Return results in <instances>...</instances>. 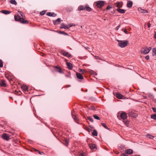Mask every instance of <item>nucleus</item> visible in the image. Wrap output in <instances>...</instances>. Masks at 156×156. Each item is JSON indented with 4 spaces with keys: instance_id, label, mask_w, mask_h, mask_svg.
Here are the masks:
<instances>
[{
    "instance_id": "1",
    "label": "nucleus",
    "mask_w": 156,
    "mask_h": 156,
    "mask_svg": "<svg viewBox=\"0 0 156 156\" xmlns=\"http://www.w3.org/2000/svg\"><path fill=\"white\" fill-rule=\"evenodd\" d=\"M20 12V14L21 17H20L19 15H15L14 16V18L15 20L16 21L20 22L21 23L23 24H27L28 23V22L27 20H25L23 18V15Z\"/></svg>"
},
{
    "instance_id": "2",
    "label": "nucleus",
    "mask_w": 156,
    "mask_h": 156,
    "mask_svg": "<svg viewBox=\"0 0 156 156\" xmlns=\"http://www.w3.org/2000/svg\"><path fill=\"white\" fill-rule=\"evenodd\" d=\"M117 41L119 42L118 45L121 48H124L126 46L128 43V41H119L117 40Z\"/></svg>"
},
{
    "instance_id": "3",
    "label": "nucleus",
    "mask_w": 156,
    "mask_h": 156,
    "mask_svg": "<svg viewBox=\"0 0 156 156\" xmlns=\"http://www.w3.org/2000/svg\"><path fill=\"white\" fill-rule=\"evenodd\" d=\"M151 49V47L147 48V47H145L144 48H142L141 49V51L142 53L144 54H147L148 53Z\"/></svg>"
},
{
    "instance_id": "4",
    "label": "nucleus",
    "mask_w": 156,
    "mask_h": 156,
    "mask_svg": "<svg viewBox=\"0 0 156 156\" xmlns=\"http://www.w3.org/2000/svg\"><path fill=\"white\" fill-rule=\"evenodd\" d=\"M94 5L98 8H100L104 5V2L103 1H100L94 3Z\"/></svg>"
},
{
    "instance_id": "5",
    "label": "nucleus",
    "mask_w": 156,
    "mask_h": 156,
    "mask_svg": "<svg viewBox=\"0 0 156 156\" xmlns=\"http://www.w3.org/2000/svg\"><path fill=\"white\" fill-rule=\"evenodd\" d=\"M54 69L56 72L60 73H63V71L62 69H61V68L60 67L57 66H55L54 67Z\"/></svg>"
},
{
    "instance_id": "6",
    "label": "nucleus",
    "mask_w": 156,
    "mask_h": 156,
    "mask_svg": "<svg viewBox=\"0 0 156 156\" xmlns=\"http://www.w3.org/2000/svg\"><path fill=\"white\" fill-rule=\"evenodd\" d=\"M2 137L3 139L7 141L9 140V135L5 133H4L2 134Z\"/></svg>"
},
{
    "instance_id": "7",
    "label": "nucleus",
    "mask_w": 156,
    "mask_h": 156,
    "mask_svg": "<svg viewBox=\"0 0 156 156\" xmlns=\"http://www.w3.org/2000/svg\"><path fill=\"white\" fill-rule=\"evenodd\" d=\"M61 53L65 56H66L68 57H70L71 55L69 53L66 52V51L64 50H62L61 51Z\"/></svg>"
},
{
    "instance_id": "8",
    "label": "nucleus",
    "mask_w": 156,
    "mask_h": 156,
    "mask_svg": "<svg viewBox=\"0 0 156 156\" xmlns=\"http://www.w3.org/2000/svg\"><path fill=\"white\" fill-rule=\"evenodd\" d=\"M120 117L122 119L124 120L126 119L127 117L126 114L125 112L122 113L120 114Z\"/></svg>"
},
{
    "instance_id": "9",
    "label": "nucleus",
    "mask_w": 156,
    "mask_h": 156,
    "mask_svg": "<svg viewBox=\"0 0 156 156\" xmlns=\"http://www.w3.org/2000/svg\"><path fill=\"white\" fill-rule=\"evenodd\" d=\"M89 146L91 149L93 150L94 151H95L97 149L96 146L94 144H89Z\"/></svg>"
},
{
    "instance_id": "10",
    "label": "nucleus",
    "mask_w": 156,
    "mask_h": 156,
    "mask_svg": "<svg viewBox=\"0 0 156 156\" xmlns=\"http://www.w3.org/2000/svg\"><path fill=\"white\" fill-rule=\"evenodd\" d=\"M0 85L2 87H6L7 86L6 81L4 80H1Z\"/></svg>"
},
{
    "instance_id": "11",
    "label": "nucleus",
    "mask_w": 156,
    "mask_h": 156,
    "mask_svg": "<svg viewBox=\"0 0 156 156\" xmlns=\"http://www.w3.org/2000/svg\"><path fill=\"white\" fill-rule=\"evenodd\" d=\"M61 28H64L65 29H68L70 28L69 25H66L64 23H62L61 24V26L60 27Z\"/></svg>"
},
{
    "instance_id": "12",
    "label": "nucleus",
    "mask_w": 156,
    "mask_h": 156,
    "mask_svg": "<svg viewBox=\"0 0 156 156\" xmlns=\"http://www.w3.org/2000/svg\"><path fill=\"white\" fill-rule=\"evenodd\" d=\"M122 2H118L115 4V5L118 8L122 7Z\"/></svg>"
},
{
    "instance_id": "13",
    "label": "nucleus",
    "mask_w": 156,
    "mask_h": 156,
    "mask_svg": "<svg viewBox=\"0 0 156 156\" xmlns=\"http://www.w3.org/2000/svg\"><path fill=\"white\" fill-rule=\"evenodd\" d=\"M46 14L48 16L53 17H55L57 15L55 13L51 12H48Z\"/></svg>"
},
{
    "instance_id": "14",
    "label": "nucleus",
    "mask_w": 156,
    "mask_h": 156,
    "mask_svg": "<svg viewBox=\"0 0 156 156\" xmlns=\"http://www.w3.org/2000/svg\"><path fill=\"white\" fill-rule=\"evenodd\" d=\"M72 116L73 118V119L76 122V123L79 124V123L78 122V119L77 118L76 116L75 115H74V114H73V113H72Z\"/></svg>"
},
{
    "instance_id": "15",
    "label": "nucleus",
    "mask_w": 156,
    "mask_h": 156,
    "mask_svg": "<svg viewBox=\"0 0 156 156\" xmlns=\"http://www.w3.org/2000/svg\"><path fill=\"white\" fill-rule=\"evenodd\" d=\"M133 153V151L131 149H128L125 150V153L128 154H131Z\"/></svg>"
},
{
    "instance_id": "16",
    "label": "nucleus",
    "mask_w": 156,
    "mask_h": 156,
    "mask_svg": "<svg viewBox=\"0 0 156 156\" xmlns=\"http://www.w3.org/2000/svg\"><path fill=\"white\" fill-rule=\"evenodd\" d=\"M133 5V2L130 1H128V2L127 4V6L128 8H131L132 7Z\"/></svg>"
},
{
    "instance_id": "17",
    "label": "nucleus",
    "mask_w": 156,
    "mask_h": 156,
    "mask_svg": "<svg viewBox=\"0 0 156 156\" xmlns=\"http://www.w3.org/2000/svg\"><path fill=\"white\" fill-rule=\"evenodd\" d=\"M76 76L77 77L80 79L82 80L83 79V76L82 75V74H80L79 73H77L76 74Z\"/></svg>"
},
{
    "instance_id": "18",
    "label": "nucleus",
    "mask_w": 156,
    "mask_h": 156,
    "mask_svg": "<svg viewBox=\"0 0 156 156\" xmlns=\"http://www.w3.org/2000/svg\"><path fill=\"white\" fill-rule=\"evenodd\" d=\"M116 96L117 98L120 99H122L123 98V96L119 93L116 94Z\"/></svg>"
},
{
    "instance_id": "19",
    "label": "nucleus",
    "mask_w": 156,
    "mask_h": 156,
    "mask_svg": "<svg viewBox=\"0 0 156 156\" xmlns=\"http://www.w3.org/2000/svg\"><path fill=\"white\" fill-rule=\"evenodd\" d=\"M61 21L60 18H58L55 21H53V23L54 24H58L60 23Z\"/></svg>"
},
{
    "instance_id": "20",
    "label": "nucleus",
    "mask_w": 156,
    "mask_h": 156,
    "mask_svg": "<svg viewBox=\"0 0 156 156\" xmlns=\"http://www.w3.org/2000/svg\"><path fill=\"white\" fill-rule=\"evenodd\" d=\"M117 11H118L119 12L121 13H124L125 12V10L123 9H121L119 8H118L117 9Z\"/></svg>"
},
{
    "instance_id": "21",
    "label": "nucleus",
    "mask_w": 156,
    "mask_h": 156,
    "mask_svg": "<svg viewBox=\"0 0 156 156\" xmlns=\"http://www.w3.org/2000/svg\"><path fill=\"white\" fill-rule=\"evenodd\" d=\"M22 88L23 89V90H24L25 91H28V87L26 85H23L22 86Z\"/></svg>"
},
{
    "instance_id": "22",
    "label": "nucleus",
    "mask_w": 156,
    "mask_h": 156,
    "mask_svg": "<svg viewBox=\"0 0 156 156\" xmlns=\"http://www.w3.org/2000/svg\"><path fill=\"white\" fill-rule=\"evenodd\" d=\"M85 9L88 11L90 12L91 10V9L88 5H86L85 6Z\"/></svg>"
},
{
    "instance_id": "23",
    "label": "nucleus",
    "mask_w": 156,
    "mask_h": 156,
    "mask_svg": "<svg viewBox=\"0 0 156 156\" xmlns=\"http://www.w3.org/2000/svg\"><path fill=\"white\" fill-rule=\"evenodd\" d=\"M2 12L5 14H8L10 13V11L6 10H2L1 11Z\"/></svg>"
},
{
    "instance_id": "24",
    "label": "nucleus",
    "mask_w": 156,
    "mask_h": 156,
    "mask_svg": "<svg viewBox=\"0 0 156 156\" xmlns=\"http://www.w3.org/2000/svg\"><path fill=\"white\" fill-rule=\"evenodd\" d=\"M153 54L152 55L155 56L156 55V48H154L152 49Z\"/></svg>"
},
{
    "instance_id": "25",
    "label": "nucleus",
    "mask_w": 156,
    "mask_h": 156,
    "mask_svg": "<svg viewBox=\"0 0 156 156\" xmlns=\"http://www.w3.org/2000/svg\"><path fill=\"white\" fill-rule=\"evenodd\" d=\"M67 66H68L69 69H71L72 68V64L69 62L67 63Z\"/></svg>"
},
{
    "instance_id": "26",
    "label": "nucleus",
    "mask_w": 156,
    "mask_h": 156,
    "mask_svg": "<svg viewBox=\"0 0 156 156\" xmlns=\"http://www.w3.org/2000/svg\"><path fill=\"white\" fill-rule=\"evenodd\" d=\"M78 9L79 10H83L85 9V6L84 7L83 6H80L78 8Z\"/></svg>"
},
{
    "instance_id": "27",
    "label": "nucleus",
    "mask_w": 156,
    "mask_h": 156,
    "mask_svg": "<svg viewBox=\"0 0 156 156\" xmlns=\"http://www.w3.org/2000/svg\"><path fill=\"white\" fill-rule=\"evenodd\" d=\"M139 10L140 12L142 13H147V12L146 10H145L142 9H139Z\"/></svg>"
},
{
    "instance_id": "28",
    "label": "nucleus",
    "mask_w": 156,
    "mask_h": 156,
    "mask_svg": "<svg viewBox=\"0 0 156 156\" xmlns=\"http://www.w3.org/2000/svg\"><path fill=\"white\" fill-rule=\"evenodd\" d=\"M93 135L95 136H97L98 135V133L95 130H94L93 132L92 133Z\"/></svg>"
},
{
    "instance_id": "29",
    "label": "nucleus",
    "mask_w": 156,
    "mask_h": 156,
    "mask_svg": "<svg viewBox=\"0 0 156 156\" xmlns=\"http://www.w3.org/2000/svg\"><path fill=\"white\" fill-rule=\"evenodd\" d=\"M10 3L16 5L17 3L15 0H10Z\"/></svg>"
},
{
    "instance_id": "30",
    "label": "nucleus",
    "mask_w": 156,
    "mask_h": 156,
    "mask_svg": "<svg viewBox=\"0 0 156 156\" xmlns=\"http://www.w3.org/2000/svg\"><path fill=\"white\" fill-rule=\"evenodd\" d=\"M58 33L60 34H63L65 35H68V34L62 31H59Z\"/></svg>"
},
{
    "instance_id": "31",
    "label": "nucleus",
    "mask_w": 156,
    "mask_h": 156,
    "mask_svg": "<svg viewBox=\"0 0 156 156\" xmlns=\"http://www.w3.org/2000/svg\"><path fill=\"white\" fill-rule=\"evenodd\" d=\"M151 118L154 119H156V114L152 115L151 116Z\"/></svg>"
},
{
    "instance_id": "32",
    "label": "nucleus",
    "mask_w": 156,
    "mask_h": 156,
    "mask_svg": "<svg viewBox=\"0 0 156 156\" xmlns=\"http://www.w3.org/2000/svg\"><path fill=\"white\" fill-rule=\"evenodd\" d=\"M93 117L96 119L98 120H100V118L96 115H94Z\"/></svg>"
},
{
    "instance_id": "33",
    "label": "nucleus",
    "mask_w": 156,
    "mask_h": 156,
    "mask_svg": "<svg viewBox=\"0 0 156 156\" xmlns=\"http://www.w3.org/2000/svg\"><path fill=\"white\" fill-rule=\"evenodd\" d=\"M101 125L102 126H103L106 129H108V127L104 123H101Z\"/></svg>"
},
{
    "instance_id": "34",
    "label": "nucleus",
    "mask_w": 156,
    "mask_h": 156,
    "mask_svg": "<svg viewBox=\"0 0 156 156\" xmlns=\"http://www.w3.org/2000/svg\"><path fill=\"white\" fill-rule=\"evenodd\" d=\"M122 30L126 34H128V31H127L126 29L123 28L122 29Z\"/></svg>"
},
{
    "instance_id": "35",
    "label": "nucleus",
    "mask_w": 156,
    "mask_h": 156,
    "mask_svg": "<svg viewBox=\"0 0 156 156\" xmlns=\"http://www.w3.org/2000/svg\"><path fill=\"white\" fill-rule=\"evenodd\" d=\"M87 119L91 122H94L93 120L92 119V118H90V117H87Z\"/></svg>"
},
{
    "instance_id": "36",
    "label": "nucleus",
    "mask_w": 156,
    "mask_h": 156,
    "mask_svg": "<svg viewBox=\"0 0 156 156\" xmlns=\"http://www.w3.org/2000/svg\"><path fill=\"white\" fill-rule=\"evenodd\" d=\"M90 109L93 110H95V108L93 106H91L89 107Z\"/></svg>"
},
{
    "instance_id": "37",
    "label": "nucleus",
    "mask_w": 156,
    "mask_h": 156,
    "mask_svg": "<svg viewBox=\"0 0 156 156\" xmlns=\"http://www.w3.org/2000/svg\"><path fill=\"white\" fill-rule=\"evenodd\" d=\"M64 144L66 145V146H67V145L68 144V140H65L64 141Z\"/></svg>"
},
{
    "instance_id": "38",
    "label": "nucleus",
    "mask_w": 156,
    "mask_h": 156,
    "mask_svg": "<svg viewBox=\"0 0 156 156\" xmlns=\"http://www.w3.org/2000/svg\"><path fill=\"white\" fill-rule=\"evenodd\" d=\"M45 13V11H42L40 12V14L41 15H44Z\"/></svg>"
},
{
    "instance_id": "39",
    "label": "nucleus",
    "mask_w": 156,
    "mask_h": 156,
    "mask_svg": "<svg viewBox=\"0 0 156 156\" xmlns=\"http://www.w3.org/2000/svg\"><path fill=\"white\" fill-rule=\"evenodd\" d=\"M3 63L2 61L0 60V67H2L3 66Z\"/></svg>"
},
{
    "instance_id": "40",
    "label": "nucleus",
    "mask_w": 156,
    "mask_h": 156,
    "mask_svg": "<svg viewBox=\"0 0 156 156\" xmlns=\"http://www.w3.org/2000/svg\"><path fill=\"white\" fill-rule=\"evenodd\" d=\"M34 150H35V151H36L37 152H38V153L39 154H42L43 153V152H40V151H38L37 150H36V149H34Z\"/></svg>"
},
{
    "instance_id": "41",
    "label": "nucleus",
    "mask_w": 156,
    "mask_h": 156,
    "mask_svg": "<svg viewBox=\"0 0 156 156\" xmlns=\"http://www.w3.org/2000/svg\"><path fill=\"white\" fill-rule=\"evenodd\" d=\"M86 130L89 132H90V131H91V129L89 128H87Z\"/></svg>"
},
{
    "instance_id": "42",
    "label": "nucleus",
    "mask_w": 156,
    "mask_h": 156,
    "mask_svg": "<svg viewBox=\"0 0 156 156\" xmlns=\"http://www.w3.org/2000/svg\"><path fill=\"white\" fill-rule=\"evenodd\" d=\"M152 109L154 112H156V108H152Z\"/></svg>"
},
{
    "instance_id": "43",
    "label": "nucleus",
    "mask_w": 156,
    "mask_h": 156,
    "mask_svg": "<svg viewBox=\"0 0 156 156\" xmlns=\"http://www.w3.org/2000/svg\"><path fill=\"white\" fill-rule=\"evenodd\" d=\"M145 59L147 60H148L149 58V55H147L145 57Z\"/></svg>"
},
{
    "instance_id": "44",
    "label": "nucleus",
    "mask_w": 156,
    "mask_h": 156,
    "mask_svg": "<svg viewBox=\"0 0 156 156\" xmlns=\"http://www.w3.org/2000/svg\"><path fill=\"white\" fill-rule=\"evenodd\" d=\"M10 84H13V83H14V82L12 80V79L10 78Z\"/></svg>"
},
{
    "instance_id": "45",
    "label": "nucleus",
    "mask_w": 156,
    "mask_h": 156,
    "mask_svg": "<svg viewBox=\"0 0 156 156\" xmlns=\"http://www.w3.org/2000/svg\"><path fill=\"white\" fill-rule=\"evenodd\" d=\"M75 25V24H74L73 23L72 24H69V27H72L73 26H74Z\"/></svg>"
},
{
    "instance_id": "46",
    "label": "nucleus",
    "mask_w": 156,
    "mask_h": 156,
    "mask_svg": "<svg viewBox=\"0 0 156 156\" xmlns=\"http://www.w3.org/2000/svg\"><path fill=\"white\" fill-rule=\"evenodd\" d=\"M121 156H128L127 155L124 154H121Z\"/></svg>"
},
{
    "instance_id": "47",
    "label": "nucleus",
    "mask_w": 156,
    "mask_h": 156,
    "mask_svg": "<svg viewBox=\"0 0 156 156\" xmlns=\"http://www.w3.org/2000/svg\"><path fill=\"white\" fill-rule=\"evenodd\" d=\"M147 25L148 27L150 28L151 26V24L150 23H147Z\"/></svg>"
},
{
    "instance_id": "48",
    "label": "nucleus",
    "mask_w": 156,
    "mask_h": 156,
    "mask_svg": "<svg viewBox=\"0 0 156 156\" xmlns=\"http://www.w3.org/2000/svg\"><path fill=\"white\" fill-rule=\"evenodd\" d=\"M120 27V25H119V26H118L116 28V30H118V29Z\"/></svg>"
},
{
    "instance_id": "49",
    "label": "nucleus",
    "mask_w": 156,
    "mask_h": 156,
    "mask_svg": "<svg viewBox=\"0 0 156 156\" xmlns=\"http://www.w3.org/2000/svg\"><path fill=\"white\" fill-rule=\"evenodd\" d=\"M111 8L109 6H108L106 8L107 9H109Z\"/></svg>"
},
{
    "instance_id": "50",
    "label": "nucleus",
    "mask_w": 156,
    "mask_h": 156,
    "mask_svg": "<svg viewBox=\"0 0 156 156\" xmlns=\"http://www.w3.org/2000/svg\"><path fill=\"white\" fill-rule=\"evenodd\" d=\"M81 156H86V155L84 153H82L80 154Z\"/></svg>"
},
{
    "instance_id": "51",
    "label": "nucleus",
    "mask_w": 156,
    "mask_h": 156,
    "mask_svg": "<svg viewBox=\"0 0 156 156\" xmlns=\"http://www.w3.org/2000/svg\"><path fill=\"white\" fill-rule=\"evenodd\" d=\"M154 33V37L155 39H156V32L155 31Z\"/></svg>"
},
{
    "instance_id": "52",
    "label": "nucleus",
    "mask_w": 156,
    "mask_h": 156,
    "mask_svg": "<svg viewBox=\"0 0 156 156\" xmlns=\"http://www.w3.org/2000/svg\"><path fill=\"white\" fill-rule=\"evenodd\" d=\"M95 57L96 58V59H99L100 60L101 59L100 58L96 56V57Z\"/></svg>"
},
{
    "instance_id": "53",
    "label": "nucleus",
    "mask_w": 156,
    "mask_h": 156,
    "mask_svg": "<svg viewBox=\"0 0 156 156\" xmlns=\"http://www.w3.org/2000/svg\"><path fill=\"white\" fill-rule=\"evenodd\" d=\"M91 73L92 74H94L96 73L94 72V71H91Z\"/></svg>"
},
{
    "instance_id": "54",
    "label": "nucleus",
    "mask_w": 156,
    "mask_h": 156,
    "mask_svg": "<svg viewBox=\"0 0 156 156\" xmlns=\"http://www.w3.org/2000/svg\"><path fill=\"white\" fill-rule=\"evenodd\" d=\"M147 136H150V135H148V134L147 135ZM151 136V137H150V138H151L152 137H153L152 136Z\"/></svg>"
},
{
    "instance_id": "55",
    "label": "nucleus",
    "mask_w": 156,
    "mask_h": 156,
    "mask_svg": "<svg viewBox=\"0 0 156 156\" xmlns=\"http://www.w3.org/2000/svg\"><path fill=\"white\" fill-rule=\"evenodd\" d=\"M82 71H83V70H82V69H79V72H81Z\"/></svg>"
},
{
    "instance_id": "56",
    "label": "nucleus",
    "mask_w": 156,
    "mask_h": 156,
    "mask_svg": "<svg viewBox=\"0 0 156 156\" xmlns=\"http://www.w3.org/2000/svg\"><path fill=\"white\" fill-rule=\"evenodd\" d=\"M125 123L126 124L127 123H128V121H125Z\"/></svg>"
},
{
    "instance_id": "57",
    "label": "nucleus",
    "mask_w": 156,
    "mask_h": 156,
    "mask_svg": "<svg viewBox=\"0 0 156 156\" xmlns=\"http://www.w3.org/2000/svg\"><path fill=\"white\" fill-rule=\"evenodd\" d=\"M7 78L9 80V78H8V77H7Z\"/></svg>"
},
{
    "instance_id": "58",
    "label": "nucleus",
    "mask_w": 156,
    "mask_h": 156,
    "mask_svg": "<svg viewBox=\"0 0 156 156\" xmlns=\"http://www.w3.org/2000/svg\"><path fill=\"white\" fill-rule=\"evenodd\" d=\"M66 76L67 77H68V76H67V75H66Z\"/></svg>"
},
{
    "instance_id": "59",
    "label": "nucleus",
    "mask_w": 156,
    "mask_h": 156,
    "mask_svg": "<svg viewBox=\"0 0 156 156\" xmlns=\"http://www.w3.org/2000/svg\"><path fill=\"white\" fill-rule=\"evenodd\" d=\"M138 156H140L139 155H138Z\"/></svg>"
}]
</instances>
